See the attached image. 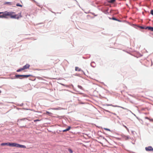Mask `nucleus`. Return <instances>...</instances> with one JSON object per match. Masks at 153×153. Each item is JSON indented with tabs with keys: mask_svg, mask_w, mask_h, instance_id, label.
Listing matches in <instances>:
<instances>
[{
	"mask_svg": "<svg viewBox=\"0 0 153 153\" xmlns=\"http://www.w3.org/2000/svg\"><path fill=\"white\" fill-rule=\"evenodd\" d=\"M7 16H10L11 18L17 19H18L19 18L22 17L21 13H19L18 14H14L15 13L12 11H6Z\"/></svg>",
	"mask_w": 153,
	"mask_h": 153,
	"instance_id": "obj_1",
	"label": "nucleus"
},
{
	"mask_svg": "<svg viewBox=\"0 0 153 153\" xmlns=\"http://www.w3.org/2000/svg\"><path fill=\"white\" fill-rule=\"evenodd\" d=\"M8 146L11 147H16L17 148H25V146L16 143H9Z\"/></svg>",
	"mask_w": 153,
	"mask_h": 153,
	"instance_id": "obj_2",
	"label": "nucleus"
},
{
	"mask_svg": "<svg viewBox=\"0 0 153 153\" xmlns=\"http://www.w3.org/2000/svg\"><path fill=\"white\" fill-rule=\"evenodd\" d=\"M145 149L146 151H152L153 152V148L151 146L146 147Z\"/></svg>",
	"mask_w": 153,
	"mask_h": 153,
	"instance_id": "obj_3",
	"label": "nucleus"
},
{
	"mask_svg": "<svg viewBox=\"0 0 153 153\" xmlns=\"http://www.w3.org/2000/svg\"><path fill=\"white\" fill-rule=\"evenodd\" d=\"M3 13V14L2 15H0V18H7L6 11H5L4 13Z\"/></svg>",
	"mask_w": 153,
	"mask_h": 153,
	"instance_id": "obj_4",
	"label": "nucleus"
},
{
	"mask_svg": "<svg viewBox=\"0 0 153 153\" xmlns=\"http://www.w3.org/2000/svg\"><path fill=\"white\" fill-rule=\"evenodd\" d=\"M30 66V65L29 64H27L25 65L22 68L23 69V70L28 69Z\"/></svg>",
	"mask_w": 153,
	"mask_h": 153,
	"instance_id": "obj_5",
	"label": "nucleus"
},
{
	"mask_svg": "<svg viewBox=\"0 0 153 153\" xmlns=\"http://www.w3.org/2000/svg\"><path fill=\"white\" fill-rule=\"evenodd\" d=\"M146 29H148L151 31H153V27H147L145 28Z\"/></svg>",
	"mask_w": 153,
	"mask_h": 153,
	"instance_id": "obj_6",
	"label": "nucleus"
},
{
	"mask_svg": "<svg viewBox=\"0 0 153 153\" xmlns=\"http://www.w3.org/2000/svg\"><path fill=\"white\" fill-rule=\"evenodd\" d=\"M9 143H2L0 144L1 146H8Z\"/></svg>",
	"mask_w": 153,
	"mask_h": 153,
	"instance_id": "obj_7",
	"label": "nucleus"
},
{
	"mask_svg": "<svg viewBox=\"0 0 153 153\" xmlns=\"http://www.w3.org/2000/svg\"><path fill=\"white\" fill-rule=\"evenodd\" d=\"M75 70L76 71H81V69L77 67H75Z\"/></svg>",
	"mask_w": 153,
	"mask_h": 153,
	"instance_id": "obj_8",
	"label": "nucleus"
},
{
	"mask_svg": "<svg viewBox=\"0 0 153 153\" xmlns=\"http://www.w3.org/2000/svg\"><path fill=\"white\" fill-rule=\"evenodd\" d=\"M44 114H47L49 116H50L52 114V113H51V112H49L47 111L46 113H44Z\"/></svg>",
	"mask_w": 153,
	"mask_h": 153,
	"instance_id": "obj_9",
	"label": "nucleus"
},
{
	"mask_svg": "<svg viewBox=\"0 0 153 153\" xmlns=\"http://www.w3.org/2000/svg\"><path fill=\"white\" fill-rule=\"evenodd\" d=\"M22 76H23L25 78H27L31 76L30 75H22Z\"/></svg>",
	"mask_w": 153,
	"mask_h": 153,
	"instance_id": "obj_10",
	"label": "nucleus"
},
{
	"mask_svg": "<svg viewBox=\"0 0 153 153\" xmlns=\"http://www.w3.org/2000/svg\"><path fill=\"white\" fill-rule=\"evenodd\" d=\"M115 0H109L108 2L109 3H112L115 2Z\"/></svg>",
	"mask_w": 153,
	"mask_h": 153,
	"instance_id": "obj_11",
	"label": "nucleus"
},
{
	"mask_svg": "<svg viewBox=\"0 0 153 153\" xmlns=\"http://www.w3.org/2000/svg\"><path fill=\"white\" fill-rule=\"evenodd\" d=\"M23 70V69L22 68H20L18 70H17V71H16L17 72H20V71H22Z\"/></svg>",
	"mask_w": 153,
	"mask_h": 153,
	"instance_id": "obj_12",
	"label": "nucleus"
},
{
	"mask_svg": "<svg viewBox=\"0 0 153 153\" xmlns=\"http://www.w3.org/2000/svg\"><path fill=\"white\" fill-rule=\"evenodd\" d=\"M22 75H15V77L17 78H19L20 77H22Z\"/></svg>",
	"mask_w": 153,
	"mask_h": 153,
	"instance_id": "obj_13",
	"label": "nucleus"
},
{
	"mask_svg": "<svg viewBox=\"0 0 153 153\" xmlns=\"http://www.w3.org/2000/svg\"><path fill=\"white\" fill-rule=\"evenodd\" d=\"M68 150L69 151V152H70V153H73V151L71 149H68Z\"/></svg>",
	"mask_w": 153,
	"mask_h": 153,
	"instance_id": "obj_14",
	"label": "nucleus"
},
{
	"mask_svg": "<svg viewBox=\"0 0 153 153\" xmlns=\"http://www.w3.org/2000/svg\"><path fill=\"white\" fill-rule=\"evenodd\" d=\"M16 5L17 6H19V7H22V5H21V4H19V3H17V4H16Z\"/></svg>",
	"mask_w": 153,
	"mask_h": 153,
	"instance_id": "obj_15",
	"label": "nucleus"
},
{
	"mask_svg": "<svg viewBox=\"0 0 153 153\" xmlns=\"http://www.w3.org/2000/svg\"><path fill=\"white\" fill-rule=\"evenodd\" d=\"M71 127L69 126L67 128H66V130L67 131H69L70 129H71Z\"/></svg>",
	"mask_w": 153,
	"mask_h": 153,
	"instance_id": "obj_16",
	"label": "nucleus"
},
{
	"mask_svg": "<svg viewBox=\"0 0 153 153\" xmlns=\"http://www.w3.org/2000/svg\"><path fill=\"white\" fill-rule=\"evenodd\" d=\"M112 19H113V20H116V21H119V20H118L117 19H116V18H114V17H113V18H112Z\"/></svg>",
	"mask_w": 153,
	"mask_h": 153,
	"instance_id": "obj_17",
	"label": "nucleus"
},
{
	"mask_svg": "<svg viewBox=\"0 0 153 153\" xmlns=\"http://www.w3.org/2000/svg\"><path fill=\"white\" fill-rule=\"evenodd\" d=\"M151 14L153 15V10H151L150 12Z\"/></svg>",
	"mask_w": 153,
	"mask_h": 153,
	"instance_id": "obj_18",
	"label": "nucleus"
},
{
	"mask_svg": "<svg viewBox=\"0 0 153 153\" xmlns=\"http://www.w3.org/2000/svg\"><path fill=\"white\" fill-rule=\"evenodd\" d=\"M40 121V120H38V119L34 120V122H37V121Z\"/></svg>",
	"mask_w": 153,
	"mask_h": 153,
	"instance_id": "obj_19",
	"label": "nucleus"
},
{
	"mask_svg": "<svg viewBox=\"0 0 153 153\" xmlns=\"http://www.w3.org/2000/svg\"><path fill=\"white\" fill-rule=\"evenodd\" d=\"M104 129L105 130H107V131H110V129H108V128H104Z\"/></svg>",
	"mask_w": 153,
	"mask_h": 153,
	"instance_id": "obj_20",
	"label": "nucleus"
},
{
	"mask_svg": "<svg viewBox=\"0 0 153 153\" xmlns=\"http://www.w3.org/2000/svg\"><path fill=\"white\" fill-rule=\"evenodd\" d=\"M128 137L127 136H125V139L126 140L128 139Z\"/></svg>",
	"mask_w": 153,
	"mask_h": 153,
	"instance_id": "obj_21",
	"label": "nucleus"
},
{
	"mask_svg": "<svg viewBox=\"0 0 153 153\" xmlns=\"http://www.w3.org/2000/svg\"><path fill=\"white\" fill-rule=\"evenodd\" d=\"M124 126L127 130H128V128L126 126Z\"/></svg>",
	"mask_w": 153,
	"mask_h": 153,
	"instance_id": "obj_22",
	"label": "nucleus"
},
{
	"mask_svg": "<svg viewBox=\"0 0 153 153\" xmlns=\"http://www.w3.org/2000/svg\"><path fill=\"white\" fill-rule=\"evenodd\" d=\"M67 131V130H66V129H65V130H63V132H65V131Z\"/></svg>",
	"mask_w": 153,
	"mask_h": 153,
	"instance_id": "obj_23",
	"label": "nucleus"
},
{
	"mask_svg": "<svg viewBox=\"0 0 153 153\" xmlns=\"http://www.w3.org/2000/svg\"><path fill=\"white\" fill-rule=\"evenodd\" d=\"M67 131V130H66V129H65V130H63V132H65V131Z\"/></svg>",
	"mask_w": 153,
	"mask_h": 153,
	"instance_id": "obj_24",
	"label": "nucleus"
},
{
	"mask_svg": "<svg viewBox=\"0 0 153 153\" xmlns=\"http://www.w3.org/2000/svg\"><path fill=\"white\" fill-rule=\"evenodd\" d=\"M10 2H5V3L6 4H9V3H10Z\"/></svg>",
	"mask_w": 153,
	"mask_h": 153,
	"instance_id": "obj_25",
	"label": "nucleus"
},
{
	"mask_svg": "<svg viewBox=\"0 0 153 153\" xmlns=\"http://www.w3.org/2000/svg\"><path fill=\"white\" fill-rule=\"evenodd\" d=\"M141 28L142 29H144V27H141Z\"/></svg>",
	"mask_w": 153,
	"mask_h": 153,
	"instance_id": "obj_26",
	"label": "nucleus"
},
{
	"mask_svg": "<svg viewBox=\"0 0 153 153\" xmlns=\"http://www.w3.org/2000/svg\"><path fill=\"white\" fill-rule=\"evenodd\" d=\"M3 13V12H0V14Z\"/></svg>",
	"mask_w": 153,
	"mask_h": 153,
	"instance_id": "obj_27",
	"label": "nucleus"
}]
</instances>
